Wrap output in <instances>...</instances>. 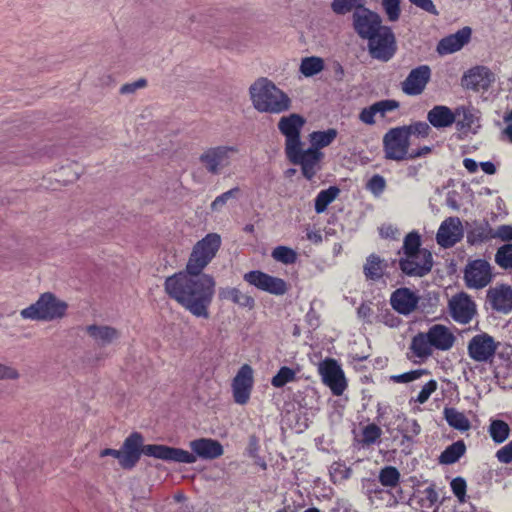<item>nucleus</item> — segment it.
Wrapping results in <instances>:
<instances>
[{
  "label": "nucleus",
  "mask_w": 512,
  "mask_h": 512,
  "mask_svg": "<svg viewBox=\"0 0 512 512\" xmlns=\"http://www.w3.org/2000/svg\"><path fill=\"white\" fill-rule=\"evenodd\" d=\"M215 279L205 273L185 271L165 279L166 294L198 318H209V307L215 294Z\"/></svg>",
  "instance_id": "f257e3e1"
},
{
  "label": "nucleus",
  "mask_w": 512,
  "mask_h": 512,
  "mask_svg": "<svg viewBox=\"0 0 512 512\" xmlns=\"http://www.w3.org/2000/svg\"><path fill=\"white\" fill-rule=\"evenodd\" d=\"M253 107L261 113L280 114L291 108L290 97L268 78H258L249 88Z\"/></svg>",
  "instance_id": "f03ea898"
},
{
  "label": "nucleus",
  "mask_w": 512,
  "mask_h": 512,
  "mask_svg": "<svg viewBox=\"0 0 512 512\" xmlns=\"http://www.w3.org/2000/svg\"><path fill=\"white\" fill-rule=\"evenodd\" d=\"M121 450L133 453L139 457H141V454H144L146 456L176 463L193 464L196 462V457L193 454L181 448L159 444L143 445V436L138 432L130 434L125 439Z\"/></svg>",
  "instance_id": "7ed1b4c3"
},
{
  "label": "nucleus",
  "mask_w": 512,
  "mask_h": 512,
  "mask_svg": "<svg viewBox=\"0 0 512 512\" xmlns=\"http://www.w3.org/2000/svg\"><path fill=\"white\" fill-rule=\"evenodd\" d=\"M456 337L451 330L443 324L432 325L427 332L416 334L411 341L410 350L418 358H428L433 348L440 351L450 350Z\"/></svg>",
  "instance_id": "20e7f679"
},
{
  "label": "nucleus",
  "mask_w": 512,
  "mask_h": 512,
  "mask_svg": "<svg viewBox=\"0 0 512 512\" xmlns=\"http://www.w3.org/2000/svg\"><path fill=\"white\" fill-rule=\"evenodd\" d=\"M67 308L66 302L59 300L52 293H44L34 304L21 310L20 315L24 319L52 321L63 318Z\"/></svg>",
  "instance_id": "39448f33"
},
{
  "label": "nucleus",
  "mask_w": 512,
  "mask_h": 512,
  "mask_svg": "<svg viewBox=\"0 0 512 512\" xmlns=\"http://www.w3.org/2000/svg\"><path fill=\"white\" fill-rule=\"evenodd\" d=\"M238 154L237 145L211 146L203 150L199 161L207 173L219 175L232 165Z\"/></svg>",
  "instance_id": "423d86ee"
},
{
  "label": "nucleus",
  "mask_w": 512,
  "mask_h": 512,
  "mask_svg": "<svg viewBox=\"0 0 512 512\" xmlns=\"http://www.w3.org/2000/svg\"><path fill=\"white\" fill-rule=\"evenodd\" d=\"M221 245V237L216 233L207 234L198 241L190 254L186 268L188 271L202 273L204 268L216 256Z\"/></svg>",
  "instance_id": "0eeeda50"
},
{
  "label": "nucleus",
  "mask_w": 512,
  "mask_h": 512,
  "mask_svg": "<svg viewBox=\"0 0 512 512\" xmlns=\"http://www.w3.org/2000/svg\"><path fill=\"white\" fill-rule=\"evenodd\" d=\"M383 151L388 160H408L410 155V138L402 126L391 128L383 136Z\"/></svg>",
  "instance_id": "6e6552de"
},
{
  "label": "nucleus",
  "mask_w": 512,
  "mask_h": 512,
  "mask_svg": "<svg viewBox=\"0 0 512 512\" xmlns=\"http://www.w3.org/2000/svg\"><path fill=\"white\" fill-rule=\"evenodd\" d=\"M285 155L290 163L300 166L302 175L307 180L313 179L322 169V161L324 159L322 151H316L311 148L304 149L303 146H299Z\"/></svg>",
  "instance_id": "1a4fd4ad"
},
{
  "label": "nucleus",
  "mask_w": 512,
  "mask_h": 512,
  "mask_svg": "<svg viewBox=\"0 0 512 512\" xmlns=\"http://www.w3.org/2000/svg\"><path fill=\"white\" fill-rule=\"evenodd\" d=\"M367 40V48L370 56L382 62L389 61L396 53L397 46L394 33L391 28L385 26Z\"/></svg>",
  "instance_id": "9d476101"
},
{
  "label": "nucleus",
  "mask_w": 512,
  "mask_h": 512,
  "mask_svg": "<svg viewBox=\"0 0 512 512\" xmlns=\"http://www.w3.org/2000/svg\"><path fill=\"white\" fill-rule=\"evenodd\" d=\"M305 123V118L297 113L283 116L278 121L277 127L285 137V154L292 149L303 146L300 134Z\"/></svg>",
  "instance_id": "9b49d317"
},
{
  "label": "nucleus",
  "mask_w": 512,
  "mask_h": 512,
  "mask_svg": "<svg viewBox=\"0 0 512 512\" xmlns=\"http://www.w3.org/2000/svg\"><path fill=\"white\" fill-rule=\"evenodd\" d=\"M398 267L401 272L409 277H424L433 267V256L428 249L418 255L400 256Z\"/></svg>",
  "instance_id": "f8f14e48"
},
{
  "label": "nucleus",
  "mask_w": 512,
  "mask_h": 512,
  "mask_svg": "<svg viewBox=\"0 0 512 512\" xmlns=\"http://www.w3.org/2000/svg\"><path fill=\"white\" fill-rule=\"evenodd\" d=\"M385 27L381 17L362 5L354 4V30L362 39L371 38L374 33Z\"/></svg>",
  "instance_id": "ddd939ff"
},
{
  "label": "nucleus",
  "mask_w": 512,
  "mask_h": 512,
  "mask_svg": "<svg viewBox=\"0 0 512 512\" xmlns=\"http://www.w3.org/2000/svg\"><path fill=\"white\" fill-rule=\"evenodd\" d=\"M491 265L484 259L469 261L464 269V281L470 289H482L492 281Z\"/></svg>",
  "instance_id": "4468645a"
},
{
  "label": "nucleus",
  "mask_w": 512,
  "mask_h": 512,
  "mask_svg": "<svg viewBox=\"0 0 512 512\" xmlns=\"http://www.w3.org/2000/svg\"><path fill=\"white\" fill-rule=\"evenodd\" d=\"M498 343L488 333L473 336L468 342V356L476 362H489L495 356Z\"/></svg>",
  "instance_id": "2eb2a0df"
},
{
  "label": "nucleus",
  "mask_w": 512,
  "mask_h": 512,
  "mask_svg": "<svg viewBox=\"0 0 512 512\" xmlns=\"http://www.w3.org/2000/svg\"><path fill=\"white\" fill-rule=\"evenodd\" d=\"M243 279L257 289L273 295H284L288 291V285L283 279L271 276L259 270L245 273Z\"/></svg>",
  "instance_id": "dca6fc26"
},
{
  "label": "nucleus",
  "mask_w": 512,
  "mask_h": 512,
  "mask_svg": "<svg viewBox=\"0 0 512 512\" xmlns=\"http://www.w3.org/2000/svg\"><path fill=\"white\" fill-rule=\"evenodd\" d=\"M322 381L334 395H341L346 388V379L341 367L334 359H325L318 366Z\"/></svg>",
  "instance_id": "f3484780"
},
{
  "label": "nucleus",
  "mask_w": 512,
  "mask_h": 512,
  "mask_svg": "<svg viewBox=\"0 0 512 512\" xmlns=\"http://www.w3.org/2000/svg\"><path fill=\"white\" fill-rule=\"evenodd\" d=\"M448 307L452 319L460 324L470 323L477 312L475 302L465 292L452 296Z\"/></svg>",
  "instance_id": "a211bd4d"
},
{
  "label": "nucleus",
  "mask_w": 512,
  "mask_h": 512,
  "mask_svg": "<svg viewBox=\"0 0 512 512\" xmlns=\"http://www.w3.org/2000/svg\"><path fill=\"white\" fill-rule=\"evenodd\" d=\"M253 383L252 367L248 364L242 365L233 378L231 385L233 398L237 404L245 405L249 401Z\"/></svg>",
  "instance_id": "6ab92c4d"
},
{
  "label": "nucleus",
  "mask_w": 512,
  "mask_h": 512,
  "mask_svg": "<svg viewBox=\"0 0 512 512\" xmlns=\"http://www.w3.org/2000/svg\"><path fill=\"white\" fill-rule=\"evenodd\" d=\"M86 335L95 346L105 348L116 345L121 338V331L106 324H91L84 328Z\"/></svg>",
  "instance_id": "aec40b11"
},
{
  "label": "nucleus",
  "mask_w": 512,
  "mask_h": 512,
  "mask_svg": "<svg viewBox=\"0 0 512 512\" xmlns=\"http://www.w3.org/2000/svg\"><path fill=\"white\" fill-rule=\"evenodd\" d=\"M464 236L462 222L458 217L445 219L436 234L437 243L443 248H451Z\"/></svg>",
  "instance_id": "412c9836"
},
{
  "label": "nucleus",
  "mask_w": 512,
  "mask_h": 512,
  "mask_svg": "<svg viewBox=\"0 0 512 512\" xmlns=\"http://www.w3.org/2000/svg\"><path fill=\"white\" fill-rule=\"evenodd\" d=\"M431 79V68L420 65L412 69L406 79L401 83L402 91L409 96L420 95Z\"/></svg>",
  "instance_id": "4be33fe9"
},
{
  "label": "nucleus",
  "mask_w": 512,
  "mask_h": 512,
  "mask_svg": "<svg viewBox=\"0 0 512 512\" xmlns=\"http://www.w3.org/2000/svg\"><path fill=\"white\" fill-rule=\"evenodd\" d=\"M494 81L495 76L489 68L476 66L463 75L462 86L473 91L487 90Z\"/></svg>",
  "instance_id": "5701e85b"
},
{
  "label": "nucleus",
  "mask_w": 512,
  "mask_h": 512,
  "mask_svg": "<svg viewBox=\"0 0 512 512\" xmlns=\"http://www.w3.org/2000/svg\"><path fill=\"white\" fill-rule=\"evenodd\" d=\"M419 296L411 289L402 287L396 289L390 297L392 308L402 315H409L414 312L419 303Z\"/></svg>",
  "instance_id": "b1692460"
},
{
  "label": "nucleus",
  "mask_w": 512,
  "mask_h": 512,
  "mask_svg": "<svg viewBox=\"0 0 512 512\" xmlns=\"http://www.w3.org/2000/svg\"><path fill=\"white\" fill-rule=\"evenodd\" d=\"M486 300L491 308L504 314L512 311V287L501 284L487 291Z\"/></svg>",
  "instance_id": "393cba45"
},
{
  "label": "nucleus",
  "mask_w": 512,
  "mask_h": 512,
  "mask_svg": "<svg viewBox=\"0 0 512 512\" xmlns=\"http://www.w3.org/2000/svg\"><path fill=\"white\" fill-rule=\"evenodd\" d=\"M189 447L196 459L202 458L206 460H212L219 458L223 455L224 449L218 440L211 438H199L191 441Z\"/></svg>",
  "instance_id": "a878e982"
},
{
  "label": "nucleus",
  "mask_w": 512,
  "mask_h": 512,
  "mask_svg": "<svg viewBox=\"0 0 512 512\" xmlns=\"http://www.w3.org/2000/svg\"><path fill=\"white\" fill-rule=\"evenodd\" d=\"M471 37V29L463 27L456 33L442 38L437 45V52L440 55H447L460 50Z\"/></svg>",
  "instance_id": "bb28decb"
},
{
  "label": "nucleus",
  "mask_w": 512,
  "mask_h": 512,
  "mask_svg": "<svg viewBox=\"0 0 512 512\" xmlns=\"http://www.w3.org/2000/svg\"><path fill=\"white\" fill-rule=\"evenodd\" d=\"M428 122L437 129L451 126L456 121L454 111L444 105H436L427 113Z\"/></svg>",
  "instance_id": "cd10ccee"
},
{
  "label": "nucleus",
  "mask_w": 512,
  "mask_h": 512,
  "mask_svg": "<svg viewBox=\"0 0 512 512\" xmlns=\"http://www.w3.org/2000/svg\"><path fill=\"white\" fill-rule=\"evenodd\" d=\"M218 296L219 299L229 300L241 308H247L251 310L255 307L254 298L246 293H243L236 287L220 288Z\"/></svg>",
  "instance_id": "c85d7f7f"
},
{
  "label": "nucleus",
  "mask_w": 512,
  "mask_h": 512,
  "mask_svg": "<svg viewBox=\"0 0 512 512\" xmlns=\"http://www.w3.org/2000/svg\"><path fill=\"white\" fill-rule=\"evenodd\" d=\"M387 263L380 256L372 253L366 258L363 266L365 278L369 281H379L385 273Z\"/></svg>",
  "instance_id": "c756f323"
},
{
  "label": "nucleus",
  "mask_w": 512,
  "mask_h": 512,
  "mask_svg": "<svg viewBox=\"0 0 512 512\" xmlns=\"http://www.w3.org/2000/svg\"><path fill=\"white\" fill-rule=\"evenodd\" d=\"M494 239L493 229L487 221L475 222L472 229L467 233L468 243L475 245Z\"/></svg>",
  "instance_id": "7c9ffc66"
},
{
  "label": "nucleus",
  "mask_w": 512,
  "mask_h": 512,
  "mask_svg": "<svg viewBox=\"0 0 512 512\" xmlns=\"http://www.w3.org/2000/svg\"><path fill=\"white\" fill-rule=\"evenodd\" d=\"M444 419L450 427L460 432H466L471 428V422L463 412L453 407H446L443 411Z\"/></svg>",
  "instance_id": "2f4dec72"
},
{
  "label": "nucleus",
  "mask_w": 512,
  "mask_h": 512,
  "mask_svg": "<svg viewBox=\"0 0 512 512\" xmlns=\"http://www.w3.org/2000/svg\"><path fill=\"white\" fill-rule=\"evenodd\" d=\"M456 116V127L459 131H471L477 117L474 113V109L467 106H459L454 111Z\"/></svg>",
  "instance_id": "473e14b6"
},
{
  "label": "nucleus",
  "mask_w": 512,
  "mask_h": 512,
  "mask_svg": "<svg viewBox=\"0 0 512 512\" xmlns=\"http://www.w3.org/2000/svg\"><path fill=\"white\" fill-rule=\"evenodd\" d=\"M466 452V445L463 440H458L440 454L439 462L441 464L450 465L457 462Z\"/></svg>",
  "instance_id": "72a5a7b5"
},
{
  "label": "nucleus",
  "mask_w": 512,
  "mask_h": 512,
  "mask_svg": "<svg viewBox=\"0 0 512 512\" xmlns=\"http://www.w3.org/2000/svg\"><path fill=\"white\" fill-rule=\"evenodd\" d=\"M337 131L335 129H328L326 131H313L309 134V148L321 151L322 148L330 145L336 138Z\"/></svg>",
  "instance_id": "f704fd0d"
},
{
  "label": "nucleus",
  "mask_w": 512,
  "mask_h": 512,
  "mask_svg": "<svg viewBox=\"0 0 512 512\" xmlns=\"http://www.w3.org/2000/svg\"><path fill=\"white\" fill-rule=\"evenodd\" d=\"M425 248H421V237L418 232L412 231L408 233L403 241V246L398 251L400 256H411L418 255L424 251Z\"/></svg>",
  "instance_id": "c9c22d12"
},
{
  "label": "nucleus",
  "mask_w": 512,
  "mask_h": 512,
  "mask_svg": "<svg viewBox=\"0 0 512 512\" xmlns=\"http://www.w3.org/2000/svg\"><path fill=\"white\" fill-rule=\"evenodd\" d=\"M488 432L495 443L501 444L508 439L510 435V427L503 420H491Z\"/></svg>",
  "instance_id": "e433bc0d"
},
{
  "label": "nucleus",
  "mask_w": 512,
  "mask_h": 512,
  "mask_svg": "<svg viewBox=\"0 0 512 512\" xmlns=\"http://www.w3.org/2000/svg\"><path fill=\"white\" fill-rule=\"evenodd\" d=\"M324 69V60L320 57L310 56L301 60L300 72L305 77H312L317 75Z\"/></svg>",
  "instance_id": "4c0bfd02"
},
{
  "label": "nucleus",
  "mask_w": 512,
  "mask_h": 512,
  "mask_svg": "<svg viewBox=\"0 0 512 512\" xmlns=\"http://www.w3.org/2000/svg\"><path fill=\"white\" fill-rule=\"evenodd\" d=\"M338 193L339 189L335 186L320 191L315 199V211L317 213L324 212L327 206L337 197Z\"/></svg>",
  "instance_id": "58836bf2"
},
{
  "label": "nucleus",
  "mask_w": 512,
  "mask_h": 512,
  "mask_svg": "<svg viewBox=\"0 0 512 512\" xmlns=\"http://www.w3.org/2000/svg\"><path fill=\"white\" fill-rule=\"evenodd\" d=\"M379 481L385 487H396L400 481V473L393 466H385L380 470Z\"/></svg>",
  "instance_id": "ea45409f"
},
{
  "label": "nucleus",
  "mask_w": 512,
  "mask_h": 512,
  "mask_svg": "<svg viewBox=\"0 0 512 512\" xmlns=\"http://www.w3.org/2000/svg\"><path fill=\"white\" fill-rule=\"evenodd\" d=\"M271 255L274 260L283 264H293L297 260L296 252L286 246H277L273 249Z\"/></svg>",
  "instance_id": "a19ab883"
},
{
  "label": "nucleus",
  "mask_w": 512,
  "mask_h": 512,
  "mask_svg": "<svg viewBox=\"0 0 512 512\" xmlns=\"http://www.w3.org/2000/svg\"><path fill=\"white\" fill-rule=\"evenodd\" d=\"M495 262L503 269L512 268V244H504L497 250Z\"/></svg>",
  "instance_id": "79ce46f5"
},
{
  "label": "nucleus",
  "mask_w": 512,
  "mask_h": 512,
  "mask_svg": "<svg viewBox=\"0 0 512 512\" xmlns=\"http://www.w3.org/2000/svg\"><path fill=\"white\" fill-rule=\"evenodd\" d=\"M399 431L405 440L412 441L420 433L421 427L415 419H404L399 427Z\"/></svg>",
  "instance_id": "37998d69"
},
{
  "label": "nucleus",
  "mask_w": 512,
  "mask_h": 512,
  "mask_svg": "<svg viewBox=\"0 0 512 512\" xmlns=\"http://www.w3.org/2000/svg\"><path fill=\"white\" fill-rule=\"evenodd\" d=\"M295 371L289 367H281L277 374L272 378L271 384L280 388L286 385L287 383L293 381L295 379Z\"/></svg>",
  "instance_id": "c03bdc74"
},
{
  "label": "nucleus",
  "mask_w": 512,
  "mask_h": 512,
  "mask_svg": "<svg viewBox=\"0 0 512 512\" xmlns=\"http://www.w3.org/2000/svg\"><path fill=\"white\" fill-rule=\"evenodd\" d=\"M381 435L382 430L379 426L374 423L369 424L363 429L361 443L363 446H369L376 443L380 439Z\"/></svg>",
  "instance_id": "a18cd8bd"
},
{
  "label": "nucleus",
  "mask_w": 512,
  "mask_h": 512,
  "mask_svg": "<svg viewBox=\"0 0 512 512\" xmlns=\"http://www.w3.org/2000/svg\"><path fill=\"white\" fill-rule=\"evenodd\" d=\"M402 128L406 130L409 138L411 136L426 138L429 136L431 132V127L429 126V124L422 121L414 122L410 125H404L402 126Z\"/></svg>",
  "instance_id": "49530a36"
},
{
  "label": "nucleus",
  "mask_w": 512,
  "mask_h": 512,
  "mask_svg": "<svg viewBox=\"0 0 512 512\" xmlns=\"http://www.w3.org/2000/svg\"><path fill=\"white\" fill-rule=\"evenodd\" d=\"M240 189L238 187H234L221 195L217 196L214 201L211 203L210 208L213 212H219L222 210V208L227 204V202L232 199L236 198L239 194Z\"/></svg>",
  "instance_id": "de8ad7c7"
},
{
  "label": "nucleus",
  "mask_w": 512,
  "mask_h": 512,
  "mask_svg": "<svg viewBox=\"0 0 512 512\" xmlns=\"http://www.w3.org/2000/svg\"><path fill=\"white\" fill-rule=\"evenodd\" d=\"M350 469L345 464L335 462L330 467V476L334 483H341L349 477Z\"/></svg>",
  "instance_id": "09e8293b"
},
{
  "label": "nucleus",
  "mask_w": 512,
  "mask_h": 512,
  "mask_svg": "<svg viewBox=\"0 0 512 512\" xmlns=\"http://www.w3.org/2000/svg\"><path fill=\"white\" fill-rule=\"evenodd\" d=\"M383 9L392 22L397 21L400 17V0H382Z\"/></svg>",
  "instance_id": "8fccbe9b"
},
{
  "label": "nucleus",
  "mask_w": 512,
  "mask_h": 512,
  "mask_svg": "<svg viewBox=\"0 0 512 512\" xmlns=\"http://www.w3.org/2000/svg\"><path fill=\"white\" fill-rule=\"evenodd\" d=\"M366 187L374 195L379 196L386 187V181L383 176L375 174L368 180Z\"/></svg>",
  "instance_id": "3c124183"
},
{
  "label": "nucleus",
  "mask_w": 512,
  "mask_h": 512,
  "mask_svg": "<svg viewBox=\"0 0 512 512\" xmlns=\"http://www.w3.org/2000/svg\"><path fill=\"white\" fill-rule=\"evenodd\" d=\"M377 114L385 117L388 112L394 111L399 108V102L392 99L381 100L373 104Z\"/></svg>",
  "instance_id": "603ef678"
},
{
  "label": "nucleus",
  "mask_w": 512,
  "mask_h": 512,
  "mask_svg": "<svg viewBox=\"0 0 512 512\" xmlns=\"http://www.w3.org/2000/svg\"><path fill=\"white\" fill-rule=\"evenodd\" d=\"M140 457L133 454V453H128V452H125L123 450H121L120 452V457H119V465L123 468V469H132L133 467H135V465L137 464V462L139 461Z\"/></svg>",
  "instance_id": "864d4df0"
},
{
  "label": "nucleus",
  "mask_w": 512,
  "mask_h": 512,
  "mask_svg": "<svg viewBox=\"0 0 512 512\" xmlns=\"http://www.w3.org/2000/svg\"><path fill=\"white\" fill-rule=\"evenodd\" d=\"M425 370H414L399 375L391 376V380L395 383H408L418 379Z\"/></svg>",
  "instance_id": "5fc2aeb1"
},
{
  "label": "nucleus",
  "mask_w": 512,
  "mask_h": 512,
  "mask_svg": "<svg viewBox=\"0 0 512 512\" xmlns=\"http://www.w3.org/2000/svg\"><path fill=\"white\" fill-rule=\"evenodd\" d=\"M436 388V381L430 380L422 387V389L417 395L416 401L420 404L425 403L429 399L430 395L436 390Z\"/></svg>",
  "instance_id": "6e6d98bb"
},
{
  "label": "nucleus",
  "mask_w": 512,
  "mask_h": 512,
  "mask_svg": "<svg viewBox=\"0 0 512 512\" xmlns=\"http://www.w3.org/2000/svg\"><path fill=\"white\" fill-rule=\"evenodd\" d=\"M331 9L336 15H345L352 11V0H333Z\"/></svg>",
  "instance_id": "4d7b16f0"
},
{
  "label": "nucleus",
  "mask_w": 512,
  "mask_h": 512,
  "mask_svg": "<svg viewBox=\"0 0 512 512\" xmlns=\"http://www.w3.org/2000/svg\"><path fill=\"white\" fill-rule=\"evenodd\" d=\"M147 86V81L144 78H140L132 83H126L121 86L120 93L123 95H129L135 93L137 90Z\"/></svg>",
  "instance_id": "13d9d810"
},
{
  "label": "nucleus",
  "mask_w": 512,
  "mask_h": 512,
  "mask_svg": "<svg viewBox=\"0 0 512 512\" xmlns=\"http://www.w3.org/2000/svg\"><path fill=\"white\" fill-rule=\"evenodd\" d=\"M19 377L20 373L15 367L0 363V380H17Z\"/></svg>",
  "instance_id": "bf43d9fd"
},
{
  "label": "nucleus",
  "mask_w": 512,
  "mask_h": 512,
  "mask_svg": "<svg viewBox=\"0 0 512 512\" xmlns=\"http://www.w3.org/2000/svg\"><path fill=\"white\" fill-rule=\"evenodd\" d=\"M451 489L454 495L460 500L463 501L465 493H466V482L463 478L457 477L451 482Z\"/></svg>",
  "instance_id": "052dcab7"
},
{
  "label": "nucleus",
  "mask_w": 512,
  "mask_h": 512,
  "mask_svg": "<svg viewBox=\"0 0 512 512\" xmlns=\"http://www.w3.org/2000/svg\"><path fill=\"white\" fill-rule=\"evenodd\" d=\"M496 458L500 463H512V440L496 452Z\"/></svg>",
  "instance_id": "680f3d73"
},
{
  "label": "nucleus",
  "mask_w": 512,
  "mask_h": 512,
  "mask_svg": "<svg viewBox=\"0 0 512 512\" xmlns=\"http://www.w3.org/2000/svg\"><path fill=\"white\" fill-rule=\"evenodd\" d=\"M494 239L498 238L502 241L508 242L512 240V226L500 225L496 230L493 229Z\"/></svg>",
  "instance_id": "e2e57ef3"
},
{
  "label": "nucleus",
  "mask_w": 512,
  "mask_h": 512,
  "mask_svg": "<svg viewBox=\"0 0 512 512\" xmlns=\"http://www.w3.org/2000/svg\"><path fill=\"white\" fill-rule=\"evenodd\" d=\"M411 4L415 5L416 7L424 10L425 12H428L432 15H438V11L433 4L432 0H409Z\"/></svg>",
  "instance_id": "0e129e2a"
},
{
  "label": "nucleus",
  "mask_w": 512,
  "mask_h": 512,
  "mask_svg": "<svg viewBox=\"0 0 512 512\" xmlns=\"http://www.w3.org/2000/svg\"><path fill=\"white\" fill-rule=\"evenodd\" d=\"M380 236L385 239H397L400 235V232L397 227L388 224V225H382L379 229Z\"/></svg>",
  "instance_id": "69168bd1"
},
{
  "label": "nucleus",
  "mask_w": 512,
  "mask_h": 512,
  "mask_svg": "<svg viewBox=\"0 0 512 512\" xmlns=\"http://www.w3.org/2000/svg\"><path fill=\"white\" fill-rule=\"evenodd\" d=\"M373 314L371 303H363L357 310L358 317L367 323H372Z\"/></svg>",
  "instance_id": "338daca9"
},
{
  "label": "nucleus",
  "mask_w": 512,
  "mask_h": 512,
  "mask_svg": "<svg viewBox=\"0 0 512 512\" xmlns=\"http://www.w3.org/2000/svg\"><path fill=\"white\" fill-rule=\"evenodd\" d=\"M376 114H377L376 109L374 108V105L372 104L371 106L364 108L361 111L359 118L363 123L371 125V124L375 123L374 116Z\"/></svg>",
  "instance_id": "774afa93"
}]
</instances>
